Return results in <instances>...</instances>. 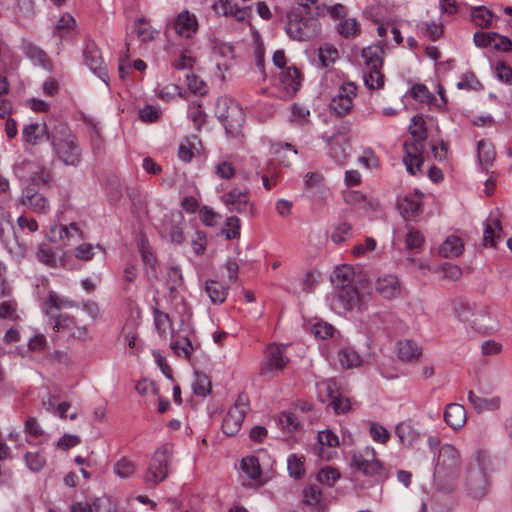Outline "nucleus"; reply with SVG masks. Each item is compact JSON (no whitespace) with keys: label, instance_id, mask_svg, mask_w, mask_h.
Instances as JSON below:
<instances>
[{"label":"nucleus","instance_id":"9d476101","mask_svg":"<svg viewBox=\"0 0 512 512\" xmlns=\"http://www.w3.org/2000/svg\"><path fill=\"white\" fill-rule=\"evenodd\" d=\"M177 36L184 39H192L199 31V21L197 16L184 9L179 12L168 24Z\"/></svg>","mask_w":512,"mask_h":512},{"label":"nucleus","instance_id":"a878e982","mask_svg":"<svg viewBox=\"0 0 512 512\" xmlns=\"http://www.w3.org/2000/svg\"><path fill=\"white\" fill-rule=\"evenodd\" d=\"M300 71L295 67H287L281 72L280 81L289 95H294L301 85Z\"/></svg>","mask_w":512,"mask_h":512},{"label":"nucleus","instance_id":"1a4fd4ad","mask_svg":"<svg viewBox=\"0 0 512 512\" xmlns=\"http://www.w3.org/2000/svg\"><path fill=\"white\" fill-rule=\"evenodd\" d=\"M288 362L286 346L276 343L270 344L266 350V359L261 364L260 374L262 376L276 375L286 367Z\"/></svg>","mask_w":512,"mask_h":512},{"label":"nucleus","instance_id":"b1692460","mask_svg":"<svg viewBox=\"0 0 512 512\" xmlns=\"http://www.w3.org/2000/svg\"><path fill=\"white\" fill-rule=\"evenodd\" d=\"M22 51L24 55L33 62V64L39 65L45 69L50 68V61L47 54L31 41H22Z\"/></svg>","mask_w":512,"mask_h":512},{"label":"nucleus","instance_id":"423d86ee","mask_svg":"<svg viewBox=\"0 0 512 512\" xmlns=\"http://www.w3.org/2000/svg\"><path fill=\"white\" fill-rule=\"evenodd\" d=\"M249 410V397L245 392H242L238 395L234 405L226 413L222 422V431L228 436L236 435L241 429Z\"/></svg>","mask_w":512,"mask_h":512},{"label":"nucleus","instance_id":"e433bc0d","mask_svg":"<svg viewBox=\"0 0 512 512\" xmlns=\"http://www.w3.org/2000/svg\"><path fill=\"white\" fill-rule=\"evenodd\" d=\"M474 307L466 301L457 300L453 302V314L462 322H467L470 325L472 315L475 314Z\"/></svg>","mask_w":512,"mask_h":512},{"label":"nucleus","instance_id":"774afa93","mask_svg":"<svg viewBox=\"0 0 512 512\" xmlns=\"http://www.w3.org/2000/svg\"><path fill=\"white\" fill-rule=\"evenodd\" d=\"M215 13L222 16H233L238 6L230 0H218L212 6Z\"/></svg>","mask_w":512,"mask_h":512},{"label":"nucleus","instance_id":"0eeeda50","mask_svg":"<svg viewBox=\"0 0 512 512\" xmlns=\"http://www.w3.org/2000/svg\"><path fill=\"white\" fill-rule=\"evenodd\" d=\"M479 459L468 466L466 471L465 486L468 495L473 499L483 498L489 488V483L484 468Z\"/></svg>","mask_w":512,"mask_h":512},{"label":"nucleus","instance_id":"4d7b16f0","mask_svg":"<svg viewBox=\"0 0 512 512\" xmlns=\"http://www.w3.org/2000/svg\"><path fill=\"white\" fill-rule=\"evenodd\" d=\"M25 463L32 472L40 471L46 464L45 457L39 452H27L24 455Z\"/></svg>","mask_w":512,"mask_h":512},{"label":"nucleus","instance_id":"473e14b6","mask_svg":"<svg viewBox=\"0 0 512 512\" xmlns=\"http://www.w3.org/2000/svg\"><path fill=\"white\" fill-rule=\"evenodd\" d=\"M205 292L214 304L223 303L228 295L227 289L218 281L209 280L205 282Z\"/></svg>","mask_w":512,"mask_h":512},{"label":"nucleus","instance_id":"864d4df0","mask_svg":"<svg viewBox=\"0 0 512 512\" xmlns=\"http://www.w3.org/2000/svg\"><path fill=\"white\" fill-rule=\"evenodd\" d=\"M276 160L281 163L283 166H290L292 160L297 154V151L292 148V146L288 143L280 145L279 148L276 149Z\"/></svg>","mask_w":512,"mask_h":512},{"label":"nucleus","instance_id":"c9c22d12","mask_svg":"<svg viewBox=\"0 0 512 512\" xmlns=\"http://www.w3.org/2000/svg\"><path fill=\"white\" fill-rule=\"evenodd\" d=\"M36 259L42 264L54 268L57 266V258L54 249L46 244L41 243L36 250Z\"/></svg>","mask_w":512,"mask_h":512},{"label":"nucleus","instance_id":"09e8293b","mask_svg":"<svg viewBox=\"0 0 512 512\" xmlns=\"http://www.w3.org/2000/svg\"><path fill=\"white\" fill-rule=\"evenodd\" d=\"M154 325L161 338H166L167 330L171 328L169 315L159 309L153 311Z\"/></svg>","mask_w":512,"mask_h":512},{"label":"nucleus","instance_id":"4be33fe9","mask_svg":"<svg viewBox=\"0 0 512 512\" xmlns=\"http://www.w3.org/2000/svg\"><path fill=\"white\" fill-rule=\"evenodd\" d=\"M444 420L446 424L453 430L462 428L466 421V410L464 406L458 403H450L444 411Z\"/></svg>","mask_w":512,"mask_h":512},{"label":"nucleus","instance_id":"7c9ffc66","mask_svg":"<svg viewBox=\"0 0 512 512\" xmlns=\"http://www.w3.org/2000/svg\"><path fill=\"white\" fill-rule=\"evenodd\" d=\"M464 250L462 240L454 235L449 236L441 245L439 253L445 258L458 257Z\"/></svg>","mask_w":512,"mask_h":512},{"label":"nucleus","instance_id":"f3484780","mask_svg":"<svg viewBox=\"0 0 512 512\" xmlns=\"http://www.w3.org/2000/svg\"><path fill=\"white\" fill-rule=\"evenodd\" d=\"M22 140L28 145H38L43 141L51 142V132L48 130L45 122L43 123H30L25 125L22 129Z\"/></svg>","mask_w":512,"mask_h":512},{"label":"nucleus","instance_id":"a211bd4d","mask_svg":"<svg viewBox=\"0 0 512 512\" xmlns=\"http://www.w3.org/2000/svg\"><path fill=\"white\" fill-rule=\"evenodd\" d=\"M375 290L383 298L391 300L397 298L401 294V285L398 278L394 275H384L377 279Z\"/></svg>","mask_w":512,"mask_h":512},{"label":"nucleus","instance_id":"393cba45","mask_svg":"<svg viewBox=\"0 0 512 512\" xmlns=\"http://www.w3.org/2000/svg\"><path fill=\"white\" fill-rule=\"evenodd\" d=\"M398 358L402 362L410 363L420 358L422 349L411 340H399L396 345Z\"/></svg>","mask_w":512,"mask_h":512},{"label":"nucleus","instance_id":"79ce46f5","mask_svg":"<svg viewBox=\"0 0 512 512\" xmlns=\"http://www.w3.org/2000/svg\"><path fill=\"white\" fill-rule=\"evenodd\" d=\"M56 230H58L59 239L62 241H67V244H69L70 240L75 236H78L79 239H83V233L76 223L55 226L51 229V232L54 233Z\"/></svg>","mask_w":512,"mask_h":512},{"label":"nucleus","instance_id":"5fc2aeb1","mask_svg":"<svg viewBox=\"0 0 512 512\" xmlns=\"http://www.w3.org/2000/svg\"><path fill=\"white\" fill-rule=\"evenodd\" d=\"M75 26V19L70 14H64L57 21L55 34H58L60 38H63L65 35L69 34Z\"/></svg>","mask_w":512,"mask_h":512},{"label":"nucleus","instance_id":"cd10ccee","mask_svg":"<svg viewBox=\"0 0 512 512\" xmlns=\"http://www.w3.org/2000/svg\"><path fill=\"white\" fill-rule=\"evenodd\" d=\"M337 361L341 368L352 369L362 364V358L357 351L349 346L342 347L337 352Z\"/></svg>","mask_w":512,"mask_h":512},{"label":"nucleus","instance_id":"f257e3e1","mask_svg":"<svg viewBox=\"0 0 512 512\" xmlns=\"http://www.w3.org/2000/svg\"><path fill=\"white\" fill-rule=\"evenodd\" d=\"M412 139L406 140L403 144V163L411 175H416L423 164L422 154L424 152V141L427 138L426 123L421 115H415L410 120L408 127Z\"/></svg>","mask_w":512,"mask_h":512},{"label":"nucleus","instance_id":"2f4dec72","mask_svg":"<svg viewBox=\"0 0 512 512\" xmlns=\"http://www.w3.org/2000/svg\"><path fill=\"white\" fill-rule=\"evenodd\" d=\"M303 503L315 511L323 510L322 491L318 485H310L303 489Z\"/></svg>","mask_w":512,"mask_h":512},{"label":"nucleus","instance_id":"f704fd0d","mask_svg":"<svg viewBox=\"0 0 512 512\" xmlns=\"http://www.w3.org/2000/svg\"><path fill=\"white\" fill-rule=\"evenodd\" d=\"M134 33L141 42H149L155 39L159 33L144 18H138L134 23Z\"/></svg>","mask_w":512,"mask_h":512},{"label":"nucleus","instance_id":"ea45409f","mask_svg":"<svg viewBox=\"0 0 512 512\" xmlns=\"http://www.w3.org/2000/svg\"><path fill=\"white\" fill-rule=\"evenodd\" d=\"M192 389L197 396L205 397L211 392V381L206 374L195 372Z\"/></svg>","mask_w":512,"mask_h":512},{"label":"nucleus","instance_id":"49530a36","mask_svg":"<svg viewBox=\"0 0 512 512\" xmlns=\"http://www.w3.org/2000/svg\"><path fill=\"white\" fill-rule=\"evenodd\" d=\"M317 391L321 401H332L338 396L337 384L333 380H325L317 384Z\"/></svg>","mask_w":512,"mask_h":512},{"label":"nucleus","instance_id":"5701e85b","mask_svg":"<svg viewBox=\"0 0 512 512\" xmlns=\"http://www.w3.org/2000/svg\"><path fill=\"white\" fill-rule=\"evenodd\" d=\"M72 307H77V303L75 301L61 296L54 291H49L43 304V311L50 318H54V315L52 314L53 309L61 310Z\"/></svg>","mask_w":512,"mask_h":512},{"label":"nucleus","instance_id":"58836bf2","mask_svg":"<svg viewBox=\"0 0 512 512\" xmlns=\"http://www.w3.org/2000/svg\"><path fill=\"white\" fill-rule=\"evenodd\" d=\"M471 18L476 26L487 28L491 25L493 14L486 7L477 6L472 8Z\"/></svg>","mask_w":512,"mask_h":512},{"label":"nucleus","instance_id":"0e129e2a","mask_svg":"<svg viewBox=\"0 0 512 512\" xmlns=\"http://www.w3.org/2000/svg\"><path fill=\"white\" fill-rule=\"evenodd\" d=\"M235 167L229 161H220L215 165V174L225 180H230L235 176Z\"/></svg>","mask_w":512,"mask_h":512},{"label":"nucleus","instance_id":"f03ea898","mask_svg":"<svg viewBox=\"0 0 512 512\" xmlns=\"http://www.w3.org/2000/svg\"><path fill=\"white\" fill-rule=\"evenodd\" d=\"M51 145L56 156L65 164L78 166L81 162V150L76 137L70 129L59 124L51 131Z\"/></svg>","mask_w":512,"mask_h":512},{"label":"nucleus","instance_id":"6e6552de","mask_svg":"<svg viewBox=\"0 0 512 512\" xmlns=\"http://www.w3.org/2000/svg\"><path fill=\"white\" fill-rule=\"evenodd\" d=\"M460 463L461 458L457 449L450 444H445L439 449L435 474L445 478L455 477L459 472Z\"/></svg>","mask_w":512,"mask_h":512},{"label":"nucleus","instance_id":"3c124183","mask_svg":"<svg viewBox=\"0 0 512 512\" xmlns=\"http://www.w3.org/2000/svg\"><path fill=\"white\" fill-rule=\"evenodd\" d=\"M135 471H136L135 464L132 461L127 460L125 458L118 460L113 465V472L119 478H122V479H127V478L132 477L134 475Z\"/></svg>","mask_w":512,"mask_h":512},{"label":"nucleus","instance_id":"052dcab7","mask_svg":"<svg viewBox=\"0 0 512 512\" xmlns=\"http://www.w3.org/2000/svg\"><path fill=\"white\" fill-rule=\"evenodd\" d=\"M359 30V23L354 18L344 19L338 25V32L345 37L355 36Z\"/></svg>","mask_w":512,"mask_h":512},{"label":"nucleus","instance_id":"e2e57ef3","mask_svg":"<svg viewBox=\"0 0 512 512\" xmlns=\"http://www.w3.org/2000/svg\"><path fill=\"white\" fill-rule=\"evenodd\" d=\"M223 233L227 239H235L240 235V220L236 216H230L226 219Z\"/></svg>","mask_w":512,"mask_h":512},{"label":"nucleus","instance_id":"ddd939ff","mask_svg":"<svg viewBox=\"0 0 512 512\" xmlns=\"http://www.w3.org/2000/svg\"><path fill=\"white\" fill-rule=\"evenodd\" d=\"M85 64L95 73L104 83L108 84L109 76L104 65L103 58L97 45L88 41L83 50Z\"/></svg>","mask_w":512,"mask_h":512},{"label":"nucleus","instance_id":"6ab92c4d","mask_svg":"<svg viewBox=\"0 0 512 512\" xmlns=\"http://www.w3.org/2000/svg\"><path fill=\"white\" fill-rule=\"evenodd\" d=\"M53 329L57 332L68 331L69 336L74 338H82L86 335V327L79 326L73 317L66 313L54 316Z\"/></svg>","mask_w":512,"mask_h":512},{"label":"nucleus","instance_id":"aec40b11","mask_svg":"<svg viewBox=\"0 0 512 512\" xmlns=\"http://www.w3.org/2000/svg\"><path fill=\"white\" fill-rule=\"evenodd\" d=\"M502 227L497 214L491 213L484 223L483 245L494 247L501 239Z\"/></svg>","mask_w":512,"mask_h":512},{"label":"nucleus","instance_id":"37998d69","mask_svg":"<svg viewBox=\"0 0 512 512\" xmlns=\"http://www.w3.org/2000/svg\"><path fill=\"white\" fill-rule=\"evenodd\" d=\"M241 469L250 479L258 480L261 476L259 460L255 456L243 458L241 461Z\"/></svg>","mask_w":512,"mask_h":512},{"label":"nucleus","instance_id":"a19ab883","mask_svg":"<svg viewBox=\"0 0 512 512\" xmlns=\"http://www.w3.org/2000/svg\"><path fill=\"white\" fill-rule=\"evenodd\" d=\"M353 279L354 273L352 269L349 267L336 268L332 276V282L334 283L336 288L348 285H355L353 283Z\"/></svg>","mask_w":512,"mask_h":512},{"label":"nucleus","instance_id":"dca6fc26","mask_svg":"<svg viewBox=\"0 0 512 512\" xmlns=\"http://www.w3.org/2000/svg\"><path fill=\"white\" fill-rule=\"evenodd\" d=\"M21 204L36 214H47L50 204L47 198L33 187H26L22 192Z\"/></svg>","mask_w":512,"mask_h":512},{"label":"nucleus","instance_id":"bb28decb","mask_svg":"<svg viewBox=\"0 0 512 512\" xmlns=\"http://www.w3.org/2000/svg\"><path fill=\"white\" fill-rule=\"evenodd\" d=\"M468 400L478 412L495 411L501 404V399L497 396L491 398L480 397L473 391L468 392Z\"/></svg>","mask_w":512,"mask_h":512},{"label":"nucleus","instance_id":"c85d7f7f","mask_svg":"<svg viewBox=\"0 0 512 512\" xmlns=\"http://www.w3.org/2000/svg\"><path fill=\"white\" fill-rule=\"evenodd\" d=\"M477 154L479 163L484 170L493 165L496 152L491 141L486 139L480 140L477 143Z\"/></svg>","mask_w":512,"mask_h":512},{"label":"nucleus","instance_id":"c756f323","mask_svg":"<svg viewBox=\"0 0 512 512\" xmlns=\"http://www.w3.org/2000/svg\"><path fill=\"white\" fill-rule=\"evenodd\" d=\"M383 49L379 45H371L362 51V58L365 67L369 69L382 68L383 65Z\"/></svg>","mask_w":512,"mask_h":512},{"label":"nucleus","instance_id":"338daca9","mask_svg":"<svg viewBox=\"0 0 512 512\" xmlns=\"http://www.w3.org/2000/svg\"><path fill=\"white\" fill-rule=\"evenodd\" d=\"M343 200L347 205L362 209L363 202H365V195L360 191L347 190L343 192Z\"/></svg>","mask_w":512,"mask_h":512},{"label":"nucleus","instance_id":"72a5a7b5","mask_svg":"<svg viewBox=\"0 0 512 512\" xmlns=\"http://www.w3.org/2000/svg\"><path fill=\"white\" fill-rule=\"evenodd\" d=\"M384 75L381 72V68L369 69L364 68L363 80L364 84L369 90H379L384 87Z\"/></svg>","mask_w":512,"mask_h":512},{"label":"nucleus","instance_id":"412c9836","mask_svg":"<svg viewBox=\"0 0 512 512\" xmlns=\"http://www.w3.org/2000/svg\"><path fill=\"white\" fill-rule=\"evenodd\" d=\"M423 194L414 192L406 195L399 202V209L405 219H412L419 215L422 211Z\"/></svg>","mask_w":512,"mask_h":512},{"label":"nucleus","instance_id":"9b49d317","mask_svg":"<svg viewBox=\"0 0 512 512\" xmlns=\"http://www.w3.org/2000/svg\"><path fill=\"white\" fill-rule=\"evenodd\" d=\"M221 200L230 212L240 214L250 212L253 214L254 204L250 201L249 192L247 190L235 187L227 193H224L221 196Z\"/></svg>","mask_w":512,"mask_h":512},{"label":"nucleus","instance_id":"2eb2a0df","mask_svg":"<svg viewBox=\"0 0 512 512\" xmlns=\"http://www.w3.org/2000/svg\"><path fill=\"white\" fill-rule=\"evenodd\" d=\"M469 327L480 334H494L499 330V323L487 308H481L472 315Z\"/></svg>","mask_w":512,"mask_h":512},{"label":"nucleus","instance_id":"13d9d810","mask_svg":"<svg viewBox=\"0 0 512 512\" xmlns=\"http://www.w3.org/2000/svg\"><path fill=\"white\" fill-rule=\"evenodd\" d=\"M279 424L284 431L290 433L299 427L300 421L295 413L283 412L279 416Z\"/></svg>","mask_w":512,"mask_h":512},{"label":"nucleus","instance_id":"a18cd8bd","mask_svg":"<svg viewBox=\"0 0 512 512\" xmlns=\"http://www.w3.org/2000/svg\"><path fill=\"white\" fill-rule=\"evenodd\" d=\"M318 58L322 67H329L338 58V50L331 44H324L318 49Z\"/></svg>","mask_w":512,"mask_h":512},{"label":"nucleus","instance_id":"680f3d73","mask_svg":"<svg viewBox=\"0 0 512 512\" xmlns=\"http://www.w3.org/2000/svg\"><path fill=\"white\" fill-rule=\"evenodd\" d=\"M497 36V32L477 31L473 35V42L479 48H487L493 46L494 39Z\"/></svg>","mask_w":512,"mask_h":512},{"label":"nucleus","instance_id":"39448f33","mask_svg":"<svg viewBox=\"0 0 512 512\" xmlns=\"http://www.w3.org/2000/svg\"><path fill=\"white\" fill-rule=\"evenodd\" d=\"M348 465L352 471L366 477L380 476L384 471L383 463L376 458L375 449L371 446L352 451Z\"/></svg>","mask_w":512,"mask_h":512},{"label":"nucleus","instance_id":"603ef678","mask_svg":"<svg viewBox=\"0 0 512 512\" xmlns=\"http://www.w3.org/2000/svg\"><path fill=\"white\" fill-rule=\"evenodd\" d=\"M287 469L289 475L295 479L300 478L304 472V458L296 454H291L287 459Z\"/></svg>","mask_w":512,"mask_h":512},{"label":"nucleus","instance_id":"f8f14e48","mask_svg":"<svg viewBox=\"0 0 512 512\" xmlns=\"http://www.w3.org/2000/svg\"><path fill=\"white\" fill-rule=\"evenodd\" d=\"M357 96V86L353 82L344 83L338 94L331 101V109L338 116L348 114L353 106V100Z\"/></svg>","mask_w":512,"mask_h":512},{"label":"nucleus","instance_id":"4468645a","mask_svg":"<svg viewBox=\"0 0 512 512\" xmlns=\"http://www.w3.org/2000/svg\"><path fill=\"white\" fill-rule=\"evenodd\" d=\"M360 302L359 292L356 285H348L336 288V292L332 298V307L335 310H352Z\"/></svg>","mask_w":512,"mask_h":512},{"label":"nucleus","instance_id":"6e6d98bb","mask_svg":"<svg viewBox=\"0 0 512 512\" xmlns=\"http://www.w3.org/2000/svg\"><path fill=\"white\" fill-rule=\"evenodd\" d=\"M102 248L99 245H92L84 243L78 245L74 250V256L81 261H89L93 258L96 251H101Z\"/></svg>","mask_w":512,"mask_h":512},{"label":"nucleus","instance_id":"4c0bfd02","mask_svg":"<svg viewBox=\"0 0 512 512\" xmlns=\"http://www.w3.org/2000/svg\"><path fill=\"white\" fill-rule=\"evenodd\" d=\"M12 234L13 225L10 213L0 206V241L7 245Z\"/></svg>","mask_w":512,"mask_h":512},{"label":"nucleus","instance_id":"20e7f679","mask_svg":"<svg viewBox=\"0 0 512 512\" xmlns=\"http://www.w3.org/2000/svg\"><path fill=\"white\" fill-rule=\"evenodd\" d=\"M285 30L292 40L309 41L318 35L320 25L315 17H304L301 11L294 9L288 14Z\"/></svg>","mask_w":512,"mask_h":512},{"label":"nucleus","instance_id":"69168bd1","mask_svg":"<svg viewBox=\"0 0 512 512\" xmlns=\"http://www.w3.org/2000/svg\"><path fill=\"white\" fill-rule=\"evenodd\" d=\"M334 327L327 322H316L311 326V333L319 339H327L333 335Z\"/></svg>","mask_w":512,"mask_h":512},{"label":"nucleus","instance_id":"bf43d9fd","mask_svg":"<svg viewBox=\"0 0 512 512\" xmlns=\"http://www.w3.org/2000/svg\"><path fill=\"white\" fill-rule=\"evenodd\" d=\"M352 226L347 222L340 223L331 235L334 243L340 244L352 237Z\"/></svg>","mask_w":512,"mask_h":512},{"label":"nucleus","instance_id":"c03bdc74","mask_svg":"<svg viewBox=\"0 0 512 512\" xmlns=\"http://www.w3.org/2000/svg\"><path fill=\"white\" fill-rule=\"evenodd\" d=\"M90 504V512H116L117 506L110 497L101 496L88 500Z\"/></svg>","mask_w":512,"mask_h":512},{"label":"nucleus","instance_id":"8fccbe9b","mask_svg":"<svg viewBox=\"0 0 512 512\" xmlns=\"http://www.w3.org/2000/svg\"><path fill=\"white\" fill-rule=\"evenodd\" d=\"M170 347L177 356L185 359H190L192 351L194 350L191 341L186 337L173 340Z\"/></svg>","mask_w":512,"mask_h":512},{"label":"nucleus","instance_id":"7ed1b4c3","mask_svg":"<svg viewBox=\"0 0 512 512\" xmlns=\"http://www.w3.org/2000/svg\"><path fill=\"white\" fill-rule=\"evenodd\" d=\"M172 454V446L169 444L162 445L154 452L143 475V481L147 487L154 488L167 478Z\"/></svg>","mask_w":512,"mask_h":512},{"label":"nucleus","instance_id":"de8ad7c7","mask_svg":"<svg viewBox=\"0 0 512 512\" xmlns=\"http://www.w3.org/2000/svg\"><path fill=\"white\" fill-rule=\"evenodd\" d=\"M341 477L340 471L332 466H326L320 469L317 474V480L321 484L333 486Z\"/></svg>","mask_w":512,"mask_h":512}]
</instances>
